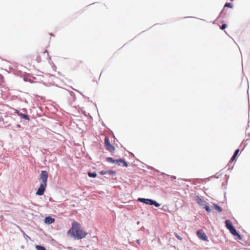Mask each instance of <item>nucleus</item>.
<instances>
[{
	"label": "nucleus",
	"instance_id": "nucleus-1",
	"mask_svg": "<svg viewBox=\"0 0 250 250\" xmlns=\"http://www.w3.org/2000/svg\"><path fill=\"white\" fill-rule=\"evenodd\" d=\"M68 234H70L71 237L75 240H80L84 238L87 233L83 231L81 229L80 223L74 221L72 223L71 229L67 232Z\"/></svg>",
	"mask_w": 250,
	"mask_h": 250
},
{
	"label": "nucleus",
	"instance_id": "nucleus-2",
	"mask_svg": "<svg viewBox=\"0 0 250 250\" xmlns=\"http://www.w3.org/2000/svg\"><path fill=\"white\" fill-rule=\"evenodd\" d=\"M138 201L146 205H153L156 207H159L161 205L160 204L157 202L155 200L151 199L139 198Z\"/></svg>",
	"mask_w": 250,
	"mask_h": 250
},
{
	"label": "nucleus",
	"instance_id": "nucleus-3",
	"mask_svg": "<svg viewBox=\"0 0 250 250\" xmlns=\"http://www.w3.org/2000/svg\"><path fill=\"white\" fill-rule=\"evenodd\" d=\"M48 173L46 170H42L40 175V180L42 181L41 183L47 184Z\"/></svg>",
	"mask_w": 250,
	"mask_h": 250
},
{
	"label": "nucleus",
	"instance_id": "nucleus-4",
	"mask_svg": "<svg viewBox=\"0 0 250 250\" xmlns=\"http://www.w3.org/2000/svg\"><path fill=\"white\" fill-rule=\"evenodd\" d=\"M104 144L106 148L110 152L114 151L115 148V147L111 145L110 143L109 139L108 137H106L104 139Z\"/></svg>",
	"mask_w": 250,
	"mask_h": 250
},
{
	"label": "nucleus",
	"instance_id": "nucleus-5",
	"mask_svg": "<svg viewBox=\"0 0 250 250\" xmlns=\"http://www.w3.org/2000/svg\"><path fill=\"white\" fill-rule=\"evenodd\" d=\"M225 223L226 227L229 230L231 234L236 230L229 220H226Z\"/></svg>",
	"mask_w": 250,
	"mask_h": 250
},
{
	"label": "nucleus",
	"instance_id": "nucleus-6",
	"mask_svg": "<svg viewBox=\"0 0 250 250\" xmlns=\"http://www.w3.org/2000/svg\"><path fill=\"white\" fill-rule=\"evenodd\" d=\"M46 186L47 184L41 183L40 187L38 188L36 194L40 196L44 194Z\"/></svg>",
	"mask_w": 250,
	"mask_h": 250
},
{
	"label": "nucleus",
	"instance_id": "nucleus-7",
	"mask_svg": "<svg viewBox=\"0 0 250 250\" xmlns=\"http://www.w3.org/2000/svg\"><path fill=\"white\" fill-rule=\"evenodd\" d=\"M197 235L201 240L204 241L208 240L207 236L202 230H198L197 232Z\"/></svg>",
	"mask_w": 250,
	"mask_h": 250
},
{
	"label": "nucleus",
	"instance_id": "nucleus-8",
	"mask_svg": "<svg viewBox=\"0 0 250 250\" xmlns=\"http://www.w3.org/2000/svg\"><path fill=\"white\" fill-rule=\"evenodd\" d=\"M116 164H117L119 166L123 165L124 167H127L128 164L127 162L125 161L124 158H120L119 159L116 160Z\"/></svg>",
	"mask_w": 250,
	"mask_h": 250
},
{
	"label": "nucleus",
	"instance_id": "nucleus-9",
	"mask_svg": "<svg viewBox=\"0 0 250 250\" xmlns=\"http://www.w3.org/2000/svg\"><path fill=\"white\" fill-rule=\"evenodd\" d=\"M44 223L46 224H51L55 222V219L51 216H47L44 218Z\"/></svg>",
	"mask_w": 250,
	"mask_h": 250
},
{
	"label": "nucleus",
	"instance_id": "nucleus-10",
	"mask_svg": "<svg viewBox=\"0 0 250 250\" xmlns=\"http://www.w3.org/2000/svg\"><path fill=\"white\" fill-rule=\"evenodd\" d=\"M239 149H237L236 150H235L234 154H233L232 156L231 157L230 161H229V163L228 165V166H229L230 165V164H231L233 161H234V160L235 159L237 155H238V153H239Z\"/></svg>",
	"mask_w": 250,
	"mask_h": 250
},
{
	"label": "nucleus",
	"instance_id": "nucleus-11",
	"mask_svg": "<svg viewBox=\"0 0 250 250\" xmlns=\"http://www.w3.org/2000/svg\"><path fill=\"white\" fill-rule=\"evenodd\" d=\"M15 113L18 114V115L20 116L22 119H24L28 120V121L29 120V118L27 115L23 114V113L20 112L19 110H18L17 109L15 110Z\"/></svg>",
	"mask_w": 250,
	"mask_h": 250
},
{
	"label": "nucleus",
	"instance_id": "nucleus-12",
	"mask_svg": "<svg viewBox=\"0 0 250 250\" xmlns=\"http://www.w3.org/2000/svg\"><path fill=\"white\" fill-rule=\"evenodd\" d=\"M197 202L198 204H199L200 205L204 207L207 204V202L204 200L203 199H201V198L197 197Z\"/></svg>",
	"mask_w": 250,
	"mask_h": 250
},
{
	"label": "nucleus",
	"instance_id": "nucleus-13",
	"mask_svg": "<svg viewBox=\"0 0 250 250\" xmlns=\"http://www.w3.org/2000/svg\"><path fill=\"white\" fill-rule=\"evenodd\" d=\"M232 235H233V236H237L238 239L239 240H242V236L241 235H240L237 231V230H236L234 232H233L232 234Z\"/></svg>",
	"mask_w": 250,
	"mask_h": 250
},
{
	"label": "nucleus",
	"instance_id": "nucleus-14",
	"mask_svg": "<svg viewBox=\"0 0 250 250\" xmlns=\"http://www.w3.org/2000/svg\"><path fill=\"white\" fill-rule=\"evenodd\" d=\"M213 207H214V208L218 211V212H221L222 211V208L218 205L213 204Z\"/></svg>",
	"mask_w": 250,
	"mask_h": 250
},
{
	"label": "nucleus",
	"instance_id": "nucleus-15",
	"mask_svg": "<svg viewBox=\"0 0 250 250\" xmlns=\"http://www.w3.org/2000/svg\"><path fill=\"white\" fill-rule=\"evenodd\" d=\"M88 175L89 177L95 178L97 177V173L95 172H88Z\"/></svg>",
	"mask_w": 250,
	"mask_h": 250
},
{
	"label": "nucleus",
	"instance_id": "nucleus-16",
	"mask_svg": "<svg viewBox=\"0 0 250 250\" xmlns=\"http://www.w3.org/2000/svg\"><path fill=\"white\" fill-rule=\"evenodd\" d=\"M106 161L108 162L112 163H116V160L113 159L111 157H106Z\"/></svg>",
	"mask_w": 250,
	"mask_h": 250
},
{
	"label": "nucleus",
	"instance_id": "nucleus-17",
	"mask_svg": "<svg viewBox=\"0 0 250 250\" xmlns=\"http://www.w3.org/2000/svg\"><path fill=\"white\" fill-rule=\"evenodd\" d=\"M116 173V172L113 170H107V174L110 175H115Z\"/></svg>",
	"mask_w": 250,
	"mask_h": 250
},
{
	"label": "nucleus",
	"instance_id": "nucleus-18",
	"mask_svg": "<svg viewBox=\"0 0 250 250\" xmlns=\"http://www.w3.org/2000/svg\"><path fill=\"white\" fill-rule=\"evenodd\" d=\"M36 249L37 250H46L44 247L41 245H37L36 246Z\"/></svg>",
	"mask_w": 250,
	"mask_h": 250
},
{
	"label": "nucleus",
	"instance_id": "nucleus-19",
	"mask_svg": "<svg viewBox=\"0 0 250 250\" xmlns=\"http://www.w3.org/2000/svg\"><path fill=\"white\" fill-rule=\"evenodd\" d=\"M225 7L231 8L233 7V4L230 2H226L225 4Z\"/></svg>",
	"mask_w": 250,
	"mask_h": 250
},
{
	"label": "nucleus",
	"instance_id": "nucleus-20",
	"mask_svg": "<svg viewBox=\"0 0 250 250\" xmlns=\"http://www.w3.org/2000/svg\"><path fill=\"white\" fill-rule=\"evenodd\" d=\"M203 208L205 209L207 212H210L211 211V209L209 208V207L207 205V204L203 207Z\"/></svg>",
	"mask_w": 250,
	"mask_h": 250
},
{
	"label": "nucleus",
	"instance_id": "nucleus-21",
	"mask_svg": "<svg viewBox=\"0 0 250 250\" xmlns=\"http://www.w3.org/2000/svg\"><path fill=\"white\" fill-rule=\"evenodd\" d=\"M21 231L23 234V235L25 239L27 238V239H30V237L29 236H28L27 234H26L24 232V231L22 229H21Z\"/></svg>",
	"mask_w": 250,
	"mask_h": 250
},
{
	"label": "nucleus",
	"instance_id": "nucleus-22",
	"mask_svg": "<svg viewBox=\"0 0 250 250\" xmlns=\"http://www.w3.org/2000/svg\"><path fill=\"white\" fill-rule=\"evenodd\" d=\"M107 170H102L100 172L101 175L107 174Z\"/></svg>",
	"mask_w": 250,
	"mask_h": 250
},
{
	"label": "nucleus",
	"instance_id": "nucleus-23",
	"mask_svg": "<svg viewBox=\"0 0 250 250\" xmlns=\"http://www.w3.org/2000/svg\"><path fill=\"white\" fill-rule=\"evenodd\" d=\"M226 27H227V24H225V23H224V24H223L222 25V26H221V28H221L222 30H223V29H225Z\"/></svg>",
	"mask_w": 250,
	"mask_h": 250
},
{
	"label": "nucleus",
	"instance_id": "nucleus-24",
	"mask_svg": "<svg viewBox=\"0 0 250 250\" xmlns=\"http://www.w3.org/2000/svg\"><path fill=\"white\" fill-rule=\"evenodd\" d=\"M175 236H176V237L179 240H181L182 239V237H180L179 235H178V234L175 233Z\"/></svg>",
	"mask_w": 250,
	"mask_h": 250
},
{
	"label": "nucleus",
	"instance_id": "nucleus-25",
	"mask_svg": "<svg viewBox=\"0 0 250 250\" xmlns=\"http://www.w3.org/2000/svg\"><path fill=\"white\" fill-rule=\"evenodd\" d=\"M75 90H76V91H77L78 92H79V93H80L81 95H82V96L85 98H86L85 96H84V95H83L80 91L79 90H76V89H74Z\"/></svg>",
	"mask_w": 250,
	"mask_h": 250
},
{
	"label": "nucleus",
	"instance_id": "nucleus-26",
	"mask_svg": "<svg viewBox=\"0 0 250 250\" xmlns=\"http://www.w3.org/2000/svg\"><path fill=\"white\" fill-rule=\"evenodd\" d=\"M46 53L47 54V55H49L48 52V51L46 50L44 52V53Z\"/></svg>",
	"mask_w": 250,
	"mask_h": 250
},
{
	"label": "nucleus",
	"instance_id": "nucleus-27",
	"mask_svg": "<svg viewBox=\"0 0 250 250\" xmlns=\"http://www.w3.org/2000/svg\"><path fill=\"white\" fill-rule=\"evenodd\" d=\"M171 178H173V179H176V176H171Z\"/></svg>",
	"mask_w": 250,
	"mask_h": 250
},
{
	"label": "nucleus",
	"instance_id": "nucleus-28",
	"mask_svg": "<svg viewBox=\"0 0 250 250\" xmlns=\"http://www.w3.org/2000/svg\"><path fill=\"white\" fill-rule=\"evenodd\" d=\"M137 243H138V244H139V243H140V240H137Z\"/></svg>",
	"mask_w": 250,
	"mask_h": 250
},
{
	"label": "nucleus",
	"instance_id": "nucleus-29",
	"mask_svg": "<svg viewBox=\"0 0 250 250\" xmlns=\"http://www.w3.org/2000/svg\"><path fill=\"white\" fill-rule=\"evenodd\" d=\"M139 224H140V222H139V221H138V222H137V224L139 225Z\"/></svg>",
	"mask_w": 250,
	"mask_h": 250
},
{
	"label": "nucleus",
	"instance_id": "nucleus-30",
	"mask_svg": "<svg viewBox=\"0 0 250 250\" xmlns=\"http://www.w3.org/2000/svg\"><path fill=\"white\" fill-rule=\"evenodd\" d=\"M130 154L131 155H132V156H134V154H133V153H130Z\"/></svg>",
	"mask_w": 250,
	"mask_h": 250
}]
</instances>
